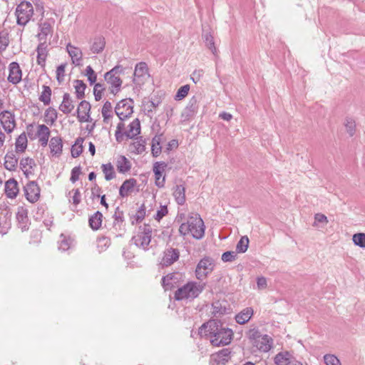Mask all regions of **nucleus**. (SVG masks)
<instances>
[{
	"mask_svg": "<svg viewBox=\"0 0 365 365\" xmlns=\"http://www.w3.org/2000/svg\"><path fill=\"white\" fill-rule=\"evenodd\" d=\"M200 336H207L215 346L229 344L233 337V331L225 326L218 319H210L201 325L198 329Z\"/></svg>",
	"mask_w": 365,
	"mask_h": 365,
	"instance_id": "obj_1",
	"label": "nucleus"
},
{
	"mask_svg": "<svg viewBox=\"0 0 365 365\" xmlns=\"http://www.w3.org/2000/svg\"><path fill=\"white\" fill-rule=\"evenodd\" d=\"M205 283L190 281L179 287L174 294V298L177 301L186 300L191 302L203 292Z\"/></svg>",
	"mask_w": 365,
	"mask_h": 365,
	"instance_id": "obj_2",
	"label": "nucleus"
},
{
	"mask_svg": "<svg viewBox=\"0 0 365 365\" xmlns=\"http://www.w3.org/2000/svg\"><path fill=\"white\" fill-rule=\"evenodd\" d=\"M15 14L16 16L17 24L23 26H26L34 15L32 4L29 1H21L17 6Z\"/></svg>",
	"mask_w": 365,
	"mask_h": 365,
	"instance_id": "obj_3",
	"label": "nucleus"
},
{
	"mask_svg": "<svg viewBox=\"0 0 365 365\" xmlns=\"http://www.w3.org/2000/svg\"><path fill=\"white\" fill-rule=\"evenodd\" d=\"M123 73V66L118 65L105 73V80L110 85V92L113 94H116L120 89L122 80L120 78V74Z\"/></svg>",
	"mask_w": 365,
	"mask_h": 365,
	"instance_id": "obj_4",
	"label": "nucleus"
},
{
	"mask_svg": "<svg viewBox=\"0 0 365 365\" xmlns=\"http://www.w3.org/2000/svg\"><path fill=\"white\" fill-rule=\"evenodd\" d=\"M140 230L141 231L133 236L131 241L136 247L148 250L151 242L152 228L149 225H145L143 228L140 227Z\"/></svg>",
	"mask_w": 365,
	"mask_h": 365,
	"instance_id": "obj_5",
	"label": "nucleus"
},
{
	"mask_svg": "<svg viewBox=\"0 0 365 365\" xmlns=\"http://www.w3.org/2000/svg\"><path fill=\"white\" fill-rule=\"evenodd\" d=\"M215 264L210 257H205L197 263L195 269L196 278L200 281L204 280L213 271Z\"/></svg>",
	"mask_w": 365,
	"mask_h": 365,
	"instance_id": "obj_6",
	"label": "nucleus"
},
{
	"mask_svg": "<svg viewBox=\"0 0 365 365\" xmlns=\"http://www.w3.org/2000/svg\"><path fill=\"white\" fill-rule=\"evenodd\" d=\"M189 223L191 226L190 235L197 240L202 239L205 235V225L204 222L199 215H195L189 217Z\"/></svg>",
	"mask_w": 365,
	"mask_h": 365,
	"instance_id": "obj_7",
	"label": "nucleus"
},
{
	"mask_svg": "<svg viewBox=\"0 0 365 365\" xmlns=\"http://www.w3.org/2000/svg\"><path fill=\"white\" fill-rule=\"evenodd\" d=\"M133 103L134 102L131 98L121 100L117 103L115 112L120 120H124L132 115Z\"/></svg>",
	"mask_w": 365,
	"mask_h": 365,
	"instance_id": "obj_8",
	"label": "nucleus"
},
{
	"mask_svg": "<svg viewBox=\"0 0 365 365\" xmlns=\"http://www.w3.org/2000/svg\"><path fill=\"white\" fill-rule=\"evenodd\" d=\"M0 123L4 130L11 133L16 127L14 115L9 110H4L0 113Z\"/></svg>",
	"mask_w": 365,
	"mask_h": 365,
	"instance_id": "obj_9",
	"label": "nucleus"
},
{
	"mask_svg": "<svg viewBox=\"0 0 365 365\" xmlns=\"http://www.w3.org/2000/svg\"><path fill=\"white\" fill-rule=\"evenodd\" d=\"M180 251L177 248L169 247L163 252V256L160 261L163 267H168L179 259Z\"/></svg>",
	"mask_w": 365,
	"mask_h": 365,
	"instance_id": "obj_10",
	"label": "nucleus"
},
{
	"mask_svg": "<svg viewBox=\"0 0 365 365\" xmlns=\"http://www.w3.org/2000/svg\"><path fill=\"white\" fill-rule=\"evenodd\" d=\"M167 166V163L163 161L156 162L153 165V171L155 175V185L160 188L165 186V176H163V174Z\"/></svg>",
	"mask_w": 365,
	"mask_h": 365,
	"instance_id": "obj_11",
	"label": "nucleus"
},
{
	"mask_svg": "<svg viewBox=\"0 0 365 365\" xmlns=\"http://www.w3.org/2000/svg\"><path fill=\"white\" fill-rule=\"evenodd\" d=\"M231 351L230 349L225 348L220 351L211 355L210 365H225L231 359Z\"/></svg>",
	"mask_w": 365,
	"mask_h": 365,
	"instance_id": "obj_12",
	"label": "nucleus"
},
{
	"mask_svg": "<svg viewBox=\"0 0 365 365\" xmlns=\"http://www.w3.org/2000/svg\"><path fill=\"white\" fill-rule=\"evenodd\" d=\"M25 196L30 202H35L39 199L40 188L35 181L29 182L24 187Z\"/></svg>",
	"mask_w": 365,
	"mask_h": 365,
	"instance_id": "obj_13",
	"label": "nucleus"
},
{
	"mask_svg": "<svg viewBox=\"0 0 365 365\" xmlns=\"http://www.w3.org/2000/svg\"><path fill=\"white\" fill-rule=\"evenodd\" d=\"M91 104L86 101H82L77 109V118L80 122H91Z\"/></svg>",
	"mask_w": 365,
	"mask_h": 365,
	"instance_id": "obj_14",
	"label": "nucleus"
},
{
	"mask_svg": "<svg viewBox=\"0 0 365 365\" xmlns=\"http://www.w3.org/2000/svg\"><path fill=\"white\" fill-rule=\"evenodd\" d=\"M9 76L7 80L12 84H17L21 81L22 71L17 62H11L9 66Z\"/></svg>",
	"mask_w": 365,
	"mask_h": 365,
	"instance_id": "obj_15",
	"label": "nucleus"
},
{
	"mask_svg": "<svg viewBox=\"0 0 365 365\" xmlns=\"http://www.w3.org/2000/svg\"><path fill=\"white\" fill-rule=\"evenodd\" d=\"M198 103L199 100L197 96H192L190 99L187 106L182 113V117L185 120H189L195 115L198 110Z\"/></svg>",
	"mask_w": 365,
	"mask_h": 365,
	"instance_id": "obj_16",
	"label": "nucleus"
},
{
	"mask_svg": "<svg viewBox=\"0 0 365 365\" xmlns=\"http://www.w3.org/2000/svg\"><path fill=\"white\" fill-rule=\"evenodd\" d=\"M16 220L19 227L24 232L29 228V220L28 217V210L22 206L18 207Z\"/></svg>",
	"mask_w": 365,
	"mask_h": 365,
	"instance_id": "obj_17",
	"label": "nucleus"
},
{
	"mask_svg": "<svg viewBox=\"0 0 365 365\" xmlns=\"http://www.w3.org/2000/svg\"><path fill=\"white\" fill-rule=\"evenodd\" d=\"M137 185V180L135 178L125 180L119 188V195L121 197H126L134 192Z\"/></svg>",
	"mask_w": 365,
	"mask_h": 365,
	"instance_id": "obj_18",
	"label": "nucleus"
},
{
	"mask_svg": "<svg viewBox=\"0 0 365 365\" xmlns=\"http://www.w3.org/2000/svg\"><path fill=\"white\" fill-rule=\"evenodd\" d=\"M19 191L18 182L14 178H11L5 182L4 192L8 198H15Z\"/></svg>",
	"mask_w": 365,
	"mask_h": 365,
	"instance_id": "obj_19",
	"label": "nucleus"
},
{
	"mask_svg": "<svg viewBox=\"0 0 365 365\" xmlns=\"http://www.w3.org/2000/svg\"><path fill=\"white\" fill-rule=\"evenodd\" d=\"M254 346L260 351L267 352L272 348V339L267 334L262 335V336L254 343Z\"/></svg>",
	"mask_w": 365,
	"mask_h": 365,
	"instance_id": "obj_20",
	"label": "nucleus"
},
{
	"mask_svg": "<svg viewBox=\"0 0 365 365\" xmlns=\"http://www.w3.org/2000/svg\"><path fill=\"white\" fill-rule=\"evenodd\" d=\"M51 153L53 156L59 157L63 151V141L59 136L52 137L49 142Z\"/></svg>",
	"mask_w": 365,
	"mask_h": 365,
	"instance_id": "obj_21",
	"label": "nucleus"
},
{
	"mask_svg": "<svg viewBox=\"0 0 365 365\" xmlns=\"http://www.w3.org/2000/svg\"><path fill=\"white\" fill-rule=\"evenodd\" d=\"M37 63L41 67L46 64V57L48 56V44L46 42H40L36 48Z\"/></svg>",
	"mask_w": 365,
	"mask_h": 365,
	"instance_id": "obj_22",
	"label": "nucleus"
},
{
	"mask_svg": "<svg viewBox=\"0 0 365 365\" xmlns=\"http://www.w3.org/2000/svg\"><path fill=\"white\" fill-rule=\"evenodd\" d=\"M36 136L38 138L41 146H46L50 137V130L44 124L38 125L37 127Z\"/></svg>",
	"mask_w": 365,
	"mask_h": 365,
	"instance_id": "obj_23",
	"label": "nucleus"
},
{
	"mask_svg": "<svg viewBox=\"0 0 365 365\" xmlns=\"http://www.w3.org/2000/svg\"><path fill=\"white\" fill-rule=\"evenodd\" d=\"M19 166L24 174L28 178L33 173V168L36 166L35 161L33 158L27 157L23 158L20 160Z\"/></svg>",
	"mask_w": 365,
	"mask_h": 365,
	"instance_id": "obj_24",
	"label": "nucleus"
},
{
	"mask_svg": "<svg viewBox=\"0 0 365 365\" xmlns=\"http://www.w3.org/2000/svg\"><path fill=\"white\" fill-rule=\"evenodd\" d=\"M67 51L71 58L72 63L76 66H79L82 61V51L79 48L75 47L72 46L71 43H68L66 46Z\"/></svg>",
	"mask_w": 365,
	"mask_h": 365,
	"instance_id": "obj_25",
	"label": "nucleus"
},
{
	"mask_svg": "<svg viewBox=\"0 0 365 365\" xmlns=\"http://www.w3.org/2000/svg\"><path fill=\"white\" fill-rule=\"evenodd\" d=\"M39 32L37 34V38L39 42H46V38L48 35H51L53 32L52 26L50 23L44 21L39 24Z\"/></svg>",
	"mask_w": 365,
	"mask_h": 365,
	"instance_id": "obj_26",
	"label": "nucleus"
},
{
	"mask_svg": "<svg viewBox=\"0 0 365 365\" xmlns=\"http://www.w3.org/2000/svg\"><path fill=\"white\" fill-rule=\"evenodd\" d=\"M254 314V310L252 307L243 309L235 316V321L239 324H245L248 322Z\"/></svg>",
	"mask_w": 365,
	"mask_h": 365,
	"instance_id": "obj_27",
	"label": "nucleus"
},
{
	"mask_svg": "<svg viewBox=\"0 0 365 365\" xmlns=\"http://www.w3.org/2000/svg\"><path fill=\"white\" fill-rule=\"evenodd\" d=\"M18 165V158L13 151L8 152L4 157V167L9 171L16 170Z\"/></svg>",
	"mask_w": 365,
	"mask_h": 365,
	"instance_id": "obj_28",
	"label": "nucleus"
},
{
	"mask_svg": "<svg viewBox=\"0 0 365 365\" xmlns=\"http://www.w3.org/2000/svg\"><path fill=\"white\" fill-rule=\"evenodd\" d=\"M128 130L125 132L128 138H134L140 133V123L138 118L133 120L128 125Z\"/></svg>",
	"mask_w": 365,
	"mask_h": 365,
	"instance_id": "obj_29",
	"label": "nucleus"
},
{
	"mask_svg": "<svg viewBox=\"0 0 365 365\" xmlns=\"http://www.w3.org/2000/svg\"><path fill=\"white\" fill-rule=\"evenodd\" d=\"M74 108V104L71 98L70 94H63V101L59 106V110L65 114L70 113Z\"/></svg>",
	"mask_w": 365,
	"mask_h": 365,
	"instance_id": "obj_30",
	"label": "nucleus"
},
{
	"mask_svg": "<svg viewBox=\"0 0 365 365\" xmlns=\"http://www.w3.org/2000/svg\"><path fill=\"white\" fill-rule=\"evenodd\" d=\"M173 196L176 202L182 205L185 202V188L182 185H177L174 187Z\"/></svg>",
	"mask_w": 365,
	"mask_h": 365,
	"instance_id": "obj_31",
	"label": "nucleus"
},
{
	"mask_svg": "<svg viewBox=\"0 0 365 365\" xmlns=\"http://www.w3.org/2000/svg\"><path fill=\"white\" fill-rule=\"evenodd\" d=\"M103 214L100 211H96L88 219V223L91 228L93 230H98L102 225Z\"/></svg>",
	"mask_w": 365,
	"mask_h": 365,
	"instance_id": "obj_32",
	"label": "nucleus"
},
{
	"mask_svg": "<svg viewBox=\"0 0 365 365\" xmlns=\"http://www.w3.org/2000/svg\"><path fill=\"white\" fill-rule=\"evenodd\" d=\"M28 146V140L25 133H22L16 139L15 150L18 153H24Z\"/></svg>",
	"mask_w": 365,
	"mask_h": 365,
	"instance_id": "obj_33",
	"label": "nucleus"
},
{
	"mask_svg": "<svg viewBox=\"0 0 365 365\" xmlns=\"http://www.w3.org/2000/svg\"><path fill=\"white\" fill-rule=\"evenodd\" d=\"M116 167L120 173H125L130 170L131 165L124 155H120L117 160Z\"/></svg>",
	"mask_w": 365,
	"mask_h": 365,
	"instance_id": "obj_34",
	"label": "nucleus"
},
{
	"mask_svg": "<svg viewBox=\"0 0 365 365\" xmlns=\"http://www.w3.org/2000/svg\"><path fill=\"white\" fill-rule=\"evenodd\" d=\"M145 143L146 141L143 137H138L135 139L131 145L130 148L132 149V152L135 154H141L145 150Z\"/></svg>",
	"mask_w": 365,
	"mask_h": 365,
	"instance_id": "obj_35",
	"label": "nucleus"
},
{
	"mask_svg": "<svg viewBox=\"0 0 365 365\" xmlns=\"http://www.w3.org/2000/svg\"><path fill=\"white\" fill-rule=\"evenodd\" d=\"M105 39L103 36H96L93 38L91 50L93 53H99L104 49Z\"/></svg>",
	"mask_w": 365,
	"mask_h": 365,
	"instance_id": "obj_36",
	"label": "nucleus"
},
{
	"mask_svg": "<svg viewBox=\"0 0 365 365\" xmlns=\"http://www.w3.org/2000/svg\"><path fill=\"white\" fill-rule=\"evenodd\" d=\"M274 363L277 365H290L291 354L287 351L277 354L274 357Z\"/></svg>",
	"mask_w": 365,
	"mask_h": 365,
	"instance_id": "obj_37",
	"label": "nucleus"
},
{
	"mask_svg": "<svg viewBox=\"0 0 365 365\" xmlns=\"http://www.w3.org/2000/svg\"><path fill=\"white\" fill-rule=\"evenodd\" d=\"M84 139L81 137H78L75 143L72 145L71 153L73 158H78L83 151V143Z\"/></svg>",
	"mask_w": 365,
	"mask_h": 365,
	"instance_id": "obj_38",
	"label": "nucleus"
},
{
	"mask_svg": "<svg viewBox=\"0 0 365 365\" xmlns=\"http://www.w3.org/2000/svg\"><path fill=\"white\" fill-rule=\"evenodd\" d=\"M162 135H155L152 140L151 152L153 157H158L161 153V142Z\"/></svg>",
	"mask_w": 365,
	"mask_h": 365,
	"instance_id": "obj_39",
	"label": "nucleus"
},
{
	"mask_svg": "<svg viewBox=\"0 0 365 365\" xmlns=\"http://www.w3.org/2000/svg\"><path fill=\"white\" fill-rule=\"evenodd\" d=\"M42 88L43 91L39 96V101L43 102L45 106L49 105L52 93L51 88L48 86L46 85H43Z\"/></svg>",
	"mask_w": 365,
	"mask_h": 365,
	"instance_id": "obj_40",
	"label": "nucleus"
},
{
	"mask_svg": "<svg viewBox=\"0 0 365 365\" xmlns=\"http://www.w3.org/2000/svg\"><path fill=\"white\" fill-rule=\"evenodd\" d=\"M74 88L76 90L77 98L82 99L83 98H84L86 84L81 80H75Z\"/></svg>",
	"mask_w": 365,
	"mask_h": 365,
	"instance_id": "obj_41",
	"label": "nucleus"
},
{
	"mask_svg": "<svg viewBox=\"0 0 365 365\" xmlns=\"http://www.w3.org/2000/svg\"><path fill=\"white\" fill-rule=\"evenodd\" d=\"M101 168L105 175V179L107 181L111 180L115 178V172L111 163L103 164Z\"/></svg>",
	"mask_w": 365,
	"mask_h": 365,
	"instance_id": "obj_42",
	"label": "nucleus"
},
{
	"mask_svg": "<svg viewBox=\"0 0 365 365\" xmlns=\"http://www.w3.org/2000/svg\"><path fill=\"white\" fill-rule=\"evenodd\" d=\"M71 242L72 240L70 237H66L63 234H61L58 242V250L62 251L68 250L71 245Z\"/></svg>",
	"mask_w": 365,
	"mask_h": 365,
	"instance_id": "obj_43",
	"label": "nucleus"
},
{
	"mask_svg": "<svg viewBox=\"0 0 365 365\" xmlns=\"http://www.w3.org/2000/svg\"><path fill=\"white\" fill-rule=\"evenodd\" d=\"M249 238L247 236H242L236 246V251L237 253H245L248 248Z\"/></svg>",
	"mask_w": 365,
	"mask_h": 365,
	"instance_id": "obj_44",
	"label": "nucleus"
},
{
	"mask_svg": "<svg viewBox=\"0 0 365 365\" xmlns=\"http://www.w3.org/2000/svg\"><path fill=\"white\" fill-rule=\"evenodd\" d=\"M212 307V313L216 317H220L221 315H223L226 312V307L225 306H222L219 301L213 302Z\"/></svg>",
	"mask_w": 365,
	"mask_h": 365,
	"instance_id": "obj_45",
	"label": "nucleus"
},
{
	"mask_svg": "<svg viewBox=\"0 0 365 365\" xmlns=\"http://www.w3.org/2000/svg\"><path fill=\"white\" fill-rule=\"evenodd\" d=\"M146 213V207L144 204H142L140 207L138 209L135 215H133V220L132 223H139L145 217Z\"/></svg>",
	"mask_w": 365,
	"mask_h": 365,
	"instance_id": "obj_46",
	"label": "nucleus"
},
{
	"mask_svg": "<svg viewBox=\"0 0 365 365\" xmlns=\"http://www.w3.org/2000/svg\"><path fill=\"white\" fill-rule=\"evenodd\" d=\"M45 118L46 123L53 124L57 119V111L55 108L49 107L46 110Z\"/></svg>",
	"mask_w": 365,
	"mask_h": 365,
	"instance_id": "obj_47",
	"label": "nucleus"
},
{
	"mask_svg": "<svg viewBox=\"0 0 365 365\" xmlns=\"http://www.w3.org/2000/svg\"><path fill=\"white\" fill-rule=\"evenodd\" d=\"M148 72V66L145 62H140L136 64L134 71L135 77H142Z\"/></svg>",
	"mask_w": 365,
	"mask_h": 365,
	"instance_id": "obj_48",
	"label": "nucleus"
},
{
	"mask_svg": "<svg viewBox=\"0 0 365 365\" xmlns=\"http://www.w3.org/2000/svg\"><path fill=\"white\" fill-rule=\"evenodd\" d=\"M203 38L206 43V46L212 51V53L215 55L217 49L215 46L213 36L210 33H206L203 34Z\"/></svg>",
	"mask_w": 365,
	"mask_h": 365,
	"instance_id": "obj_49",
	"label": "nucleus"
},
{
	"mask_svg": "<svg viewBox=\"0 0 365 365\" xmlns=\"http://www.w3.org/2000/svg\"><path fill=\"white\" fill-rule=\"evenodd\" d=\"M353 242L355 245L365 248V233L359 232L356 233L352 237Z\"/></svg>",
	"mask_w": 365,
	"mask_h": 365,
	"instance_id": "obj_50",
	"label": "nucleus"
},
{
	"mask_svg": "<svg viewBox=\"0 0 365 365\" xmlns=\"http://www.w3.org/2000/svg\"><path fill=\"white\" fill-rule=\"evenodd\" d=\"M112 108H113V107H112L110 102H109V101L105 102V103L102 108V110H101L102 115L103 117V121L105 123H107L108 119L112 116V115H111Z\"/></svg>",
	"mask_w": 365,
	"mask_h": 365,
	"instance_id": "obj_51",
	"label": "nucleus"
},
{
	"mask_svg": "<svg viewBox=\"0 0 365 365\" xmlns=\"http://www.w3.org/2000/svg\"><path fill=\"white\" fill-rule=\"evenodd\" d=\"M9 43V34L6 31L0 32V52L6 49Z\"/></svg>",
	"mask_w": 365,
	"mask_h": 365,
	"instance_id": "obj_52",
	"label": "nucleus"
},
{
	"mask_svg": "<svg viewBox=\"0 0 365 365\" xmlns=\"http://www.w3.org/2000/svg\"><path fill=\"white\" fill-rule=\"evenodd\" d=\"M10 221L8 220L6 216H0V233L5 235L7 233L10 228Z\"/></svg>",
	"mask_w": 365,
	"mask_h": 365,
	"instance_id": "obj_53",
	"label": "nucleus"
},
{
	"mask_svg": "<svg viewBox=\"0 0 365 365\" xmlns=\"http://www.w3.org/2000/svg\"><path fill=\"white\" fill-rule=\"evenodd\" d=\"M190 91V86L186 84L182 86H181L177 91L175 95V100L180 101L183 99L188 94V92Z\"/></svg>",
	"mask_w": 365,
	"mask_h": 365,
	"instance_id": "obj_54",
	"label": "nucleus"
},
{
	"mask_svg": "<svg viewBox=\"0 0 365 365\" xmlns=\"http://www.w3.org/2000/svg\"><path fill=\"white\" fill-rule=\"evenodd\" d=\"M345 127L346 129V132L349 135L350 137H352L355 133L356 129V123L355 121L351 118H348L346 119Z\"/></svg>",
	"mask_w": 365,
	"mask_h": 365,
	"instance_id": "obj_55",
	"label": "nucleus"
},
{
	"mask_svg": "<svg viewBox=\"0 0 365 365\" xmlns=\"http://www.w3.org/2000/svg\"><path fill=\"white\" fill-rule=\"evenodd\" d=\"M328 223V219L326 215L322 213H317L314 215V222L313 226H319V224H322V227L327 225Z\"/></svg>",
	"mask_w": 365,
	"mask_h": 365,
	"instance_id": "obj_56",
	"label": "nucleus"
},
{
	"mask_svg": "<svg viewBox=\"0 0 365 365\" xmlns=\"http://www.w3.org/2000/svg\"><path fill=\"white\" fill-rule=\"evenodd\" d=\"M104 90H105V88L103 87V84H101L100 83H97L95 84L94 88H93V94H94L95 100L96 101H98L102 98V94H103V92Z\"/></svg>",
	"mask_w": 365,
	"mask_h": 365,
	"instance_id": "obj_57",
	"label": "nucleus"
},
{
	"mask_svg": "<svg viewBox=\"0 0 365 365\" xmlns=\"http://www.w3.org/2000/svg\"><path fill=\"white\" fill-rule=\"evenodd\" d=\"M324 361L326 365H341L339 359L332 354H325Z\"/></svg>",
	"mask_w": 365,
	"mask_h": 365,
	"instance_id": "obj_58",
	"label": "nucleus"
},
{
	"mask_svg": "<svg viewBox=\"0 0 365 365\" xmlns=\"http://www.w3.org/2000/svg\"><path fill=\"white\" fill-rule=\"evenodd\" d=\"M86 76L88 77V81L90 84H93L97 79V76L93 68L91 66H88L86 68Z\"/></svg>",
	"mask_w": 365,
	"mask_h": 365,
	"instance_id": "obj_59",
	"label": "nucleus"
},
{
	"mask_svg": "<svg viewBox=\"0 0 365 365\" xmlns=\"http://www.w3.org/2000/svg\"><path fill=\"white\" fill-rule=\"evenodd\" d=\"M261 336L262 334L257 328L250 329L247 333V337L253 341V344Z\"/></svg>",
	"mask_w": 365,
	"mask_h": 365,
	"instance_id": "obj_60",
	"label": "nucleus"
},
{
	"mask_svg": "<svg viewBox=\"0 0 365 365\" xmlns=\"http://www.w3.org/2000/svg\"><path fill=\"white\" fill-rule=\"evenodd\" d=\"M237 257L236 252L233 251H227L222 255V260L225 262H232Z\"/></svg>",
	"mask_w": 365,
	"mask_h": 365,
	"instance_id": "obj_61",
	"label": "nucleus"
},
{
	"mask_svg": "<svg viewBox=\"0 0 365 365\" xmlns=\"http://www.w3.org/2000/svg\"><path fill=\"white\" fill-rule=\"evenodd\" d=\"M81 173V166H76L71 170L70 180L72 182H76L79 179V175Z\"/></svg>",
	"mask_w": 365,
	"mask_h": 365,
	"instance_id": "obj_62",
	"label": "nucleus"
},
{
	"mask_svg": "<svg viewBox=\"0 0 365 365\" xmlns=\"http://www.w3.org/2000/svg\"><path fill=\"white\" fill-rule=\"evenodd\" d=\"M168 212V210L166 205H161L160 210L157 211L155 216V219L158 222L165 217Z\"/></svg>",
	"mask_w": 365,
	"mask_h": 365,
	"instance_id": "obj_63",
	"label": "nucleus"
},
{
	"mask_svg": "<svg viewBox=\"0 0 365 365\" xmlns=\"http://www.w3.org/2000/svg\"><path fill=\"white\" fill-rule=\"evenodd\" d=\"M190 226H191L189 223V219L187 220L186 223H182L179 227V232L181 235H187L190 234Z\"/></svg>",
	"mask_w": 365,
	"mask_h": 365,
	"instance_id": "obj_64",
	"label": "nucleus"
}]
</instances>
